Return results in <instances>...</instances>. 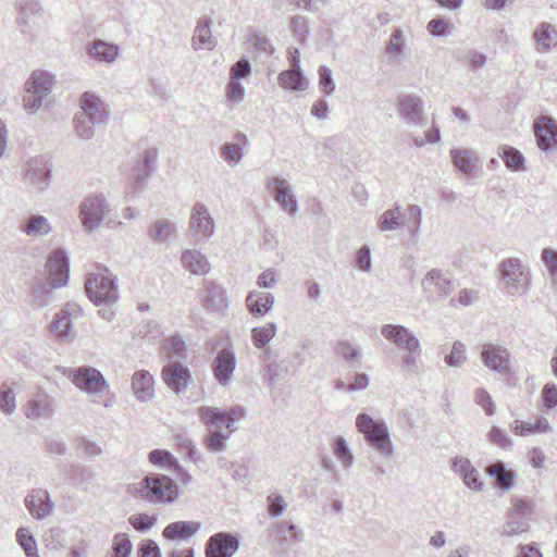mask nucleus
Returning a JSON list of instances; mask_svg holds the SVG:
<instances>
[{
    "label": "nucleus",
    "instance_id": "obj_18",
    "mask_svg": "<svg viewBox=\"0 0 557 557\" xmlns=\"http://www.w3.org/2000/svg\"><path fill=\"white\" fill-rule=\"evenodd\" d=\"M25 180L39 190L49 187L51 178V164L44 156H35L26 161Z\"/></svg>",
    "mask_w": 557,
    "mask_h": 557
},
{
    "label": "nucleus",
    "instance_id": "obj_24",
    "mask_svg": "<svg viewBox=\"0 0 557 557\" xmlns=\"http://www.w3.org/2000/svg\"><path fill=\"white\" fill-rule=\"evenodd\" d=\"M201 302L206 311L211 313H224L228 307L225 289L212 281L205 282Z\"/></svg>",
    "mask_w": 557,
    "mask_h": 557
},
{
    "label": "nucleus",
    "instance_id": "obj_33",
    "mask_svg": "<svg viewBox=\"0 0 557 557\" xmlns=\"http://www.w3.org/2000/svg\"><path fill=\"white\" fill-rule=\"evenodd\" d=\"M211 24V20L207 17H202L198 21L191 38V45L196 51L213 50L215 48L216 39L212 36Z\"/></svg>",
    "mask_w": 557,
    "mask_h": 557
},
{
    "label": "nucleus",
    "instance_id": "obj_61",
    "mask_svg": "<svg viewBox=\"0 0 557 557\" xmlns=\"http://www.w3.org/2000/svg\"><path fill=\"white\" fill-rule=\"evenodd\" d=\"M319 86L326 96H331L335 90L332 71L326 65L319 67Z\"/></svg>",
    "mask_w": 557,
    "mask_h": 557
},
{
    "label": "nucleus",
    "instance_id": "obj_30",
    "mask_svg": "<svg viewBox=\"0 0 557 557\" xmlns=\"http://www.w3.org/2000/svg\"><path fill=\"white\" fill-rule=\"evenodd\" d=\"M176 224L168 219H159L154 221L148 230L149 238L160 246L169 248L173 240L177 237Z\"/></svg>",
    "mask_w": 557,
    "mask_h": 557
},
{
    "label": "nucleus",
    "instance_id": "obj_31",
    "mask_svg": "<svg viewBox=\"0 0 557 557\" xmlns=\"http://www.w3.org/2000/svg\"><path fill=\"white\" fill-rule=\"evenodd\" d=\"M180 260L182 267L194 275H206L211 269L208 257L196 248L183 250Z\"/></svg>",
    "mask_w": 557,
    "mask_h": 557
},
{
    "label": "nucleus",
    "instance_id": "obj_15",
    "mask_svg": "<svg viewBox=\"0 0 557 557\" xmlns=\"http://www.w3.org/2000/svg\"><path fill=\"white\" fill-rule=\"evenodd\" d=\"M481 360L491 371L502 375L508 374L511 369V355L509 350L499 344L485 343L481 349Z\"/></svg>",
    "mask_w": 557,
    "mask_h": 557
},
{
    "label": "nucleus",
    "instance_id": "obj_34",
    "mask_svg": "<svg viewBox=\"0 0 557 557\" xmlns=\"http://www.w3.org/2000/svg\"><path fill=\"white\" fill-rule=\"evenodd\" d=\"M425 289L436 293L440 296H447L454 289V282L438 269L429 271L422 282Z\"/></svg>",
    "mask_w": 557,
    "mask_h": 557
},
{
    "label": "nucleus",
    "instance_id": "obj_59",
    "mask_svg": "<svg viewBox=\"0 0 557 557\" xmlns=\"http://www.w3.org/2000/svg\"><path fill=\"white\" fill-rule=\"evenodd\" d=\"M422 222V209L418 205L408 207V228L413 238L418 237Z\"/></svg>",
    "mask_w": 557,
    "mask_h": 557
},
{
    "label": "nucleus",
    "instance_id": "obj_11",
    "mask_svg": "<svg viewBox=\"0 0 557 557\" xmlns=\"http://www.w3.org/2000/svg\"><path fill=\"white\" fill-rule=\"evenodd\" d=\"M16 26L21 34L37 37L44 10L39 0H16Z\"/></svg>",
    "mask_w": 557,
    "mask_h": 557
},
{
    "label": "nucleus",
    "instance_id": "obj_40",
    "mask_svg": "<svg viewBox=\"0 0 557 557\" xmlns=\"http://www.w3.org/2000/svg\"><path fill=\"white\" fill-rule=\"evenodd\" d=\"M278 84L284 89L304 91L309 87V79L304 76L300 69H290L280 73Z\"/></svg>",
    "mask_w": 557,
    "mask_h": 557
},
{
    "label": "nucleus",
    "instance_id": "obj_39",
    "mask_svg": "<svg viewBox=\"0 0 557 557\" xmlns=\"http://www.w3.org/2000/svg\"><path fill=\"white\" fill-rule=\"evenodd\" d=\"M21 388L17 381L3 382L0 386V411L12 416L16 410V391Z\"/></svg>",
    "mask_w": 557,
    "mask_h": 557
},
{
    "label": "nucleus",
    "instance_id": "obj_38",
    "mask_svg": "<svg viewBox=\"0 0 557 557\" xmlns=\"http://www.w3.org/2000/svg\"><path fill=\"white\" fill-rule=\"evenodd\" d=\"M454 165L465 174L475 173L479 169V158L472 149H453L450 151Z\"/></svg>",
    "mask_w": 557,
    "mask_h": 557
},
{
    "label": "nucleus",
    "instance_id": "obj_37",
    "mask_svg": "<svg viewBox=\"0 0 557 557\" xmlns=\"http://www.w3.org/2000/svg\"><path fill=\"white\" fill-rule=\"evenodd\" d=\"M154 380L146 370L137 371L132 377V389L139 401H147L152 398Z\"/></svg>",
    "mask_w": 557,
    "mask_h": 557
},
{
    "label": "nucleus",
    "instance_id": "obj_17",
    "mask_svg": "<svg viewBox=\"0 0 557 557\" xmlns=\"http://www.w3.org/2000/svg\"><path fill=\"white\" fill-rule=\"evenodd\" d=\"M82 308L74 302H69L58 312L50 324V333L59 341L66 342L72 337L73 321L82 317Z\"/></svg>",
    "mask_w": 557,
    "mask_h": 557
},
{
    "label": "nucleus",
    "instance_id": "obj_23",
    "mask_svg": "<svg viewBox=\"0 0 557 557\" xmlns=\"http://www.w3.org/2000/svg\"><path fill=\"white\" fill-rule=\"evenodd\" d=\"M239 547L238 539L225 532L215 533L206 544V557H232Z\"/></svg>",
    "mask_w": 557,
    "mask_h": 557
},
{
    "label": "nucleus",
    "instance_id": "obj_43",
    "mask_svg": "<svg viewBox=\"0 0 557 557\" xmlns=\"http://www.w3.org/2000/svg\"><path fill=\"white\" fill-rule=\"evenodd\" d=\"M486 473L495 478V484L502 491H509L513 486L515 473L507 470L502 461L487 466Z\"/></svg>",
    "mask_w": 557,
    "mask_h": 557
},
{
    "label": "nucleus",
    "instance_id": "obj_14",
    "mask_svg": "<svg viewBox=\"0 0 557 557\" xmlns=\"http://www.w3.org/2000/svg\"><path fill=\"white\" fill-rule=\"evenodd\" d=\"M23 410L30 420H49L55 413L57 401L46 391L38 389L28 398Z\"/></svg>",
    "mask_w": 557,
    "mask_h": 557
},
{
    "label": "nucleus",
    "instance_id": "obj_21",
    "mask_svg": "<svg viewBox=\"0 0 557 557\" xmlns=\"http://www.w3.org/2000/svg\"><path fill=\"white\" fill-rule=\"evenodd\" d=\"M533 128L537 147L542 151L549 152L557 148V123L553 117L543 115L536 119Z\"/></svg>",
    "mask_w": 557,
    "mask_h": 557
},
{
    "label": "nucleus",
    "instance_id": "obj_35",
    "mask_svg": "<svg viewBox=\"0 0 557 557\" xmlns=\"http://www.w3.org/2000/svg\"><path fill=\"white\" fill-rule=\"evenodd\" d=\"M274 296L271 293L251 290L246 297V306L252 315L262 317L271 311Z\"/></svg>",
    "mask_w": 557,
    "mask_h": 557
},
{
    "label": "nucleus",
    "instance_id": "obj_6",
    "mask_svg": "<svg viewBox=\"0 0 557 557\" xmlns=\"http://www.w3.org/2000/svg\"><path fill=\"white\" fill-rule=\"evenodd\" d=\"M500 284L508 296H522L531 288L530 268L519 258L510 257L498 264Z\"/></svg>",
    "mask_w": 557,
    "mask_h": 557
},
{
    "label": "nucleus",
    "instance_id": "obj_52",
    "mask_svg": "<svg viewBox=\"0 0 557 557\" xmlns=\"http://www.w3.org/2000/svg\"><path fill=\"white\" fill-rule=\"evenodd\" d=\"M333 451L337 460L345 469L351 468L355 461V457L344 437L339 436L336 438Z\"/></svg>",
    "mask_w": 557,
    "mask_h": 557
},
{
    "label": "nucleus",
    "instance_id": "obj_20",
    "mask_svg": "<svg viewBox=\"0 0 557 557\" xmlns=\"http://www.w3.org/2000/svg\"><path fill=\"white\" fill-rule=\"evenodd\" d=\"M267 187L284 211L292 215L296 214L298 211L297 200L285 178L278 176L269 177L267 180Z\"/></svg>",
    "mask_w": 557,
    "mask_h": 557
},
{
    "label": "nucleus",
    "instance_id": "obj_45",
    "mask_svg": "<svg viewBox=\"0 0 557 557\" xmlns=\"http://www.w3.org/2000/svg\"><path fill=\"white\" fill-rule=\"evenodd\" d=\"M498 156L505 162V165L511 171H523L525 159L523 154L516 148L511 146H500L498 148Z\"/></svg>",
    "mask_w": 557,
    "mask_h": 557
},
{
    "label": "nucleus",
    "instance_id": "obj_60",
    "mask_svg": "<svg viewBox=\"0 0 557 557\" xmlns=\"http://www.w3.org/2000/svg\"><path fill=\"white\" fill-rule=\"evenodd\" d=\"M75 131L76 134L82 139H90L95 135L94 124L89 122V120L81 113H77L74 117Z\"/></svg>",
    "mask_w": 557,
    "mask_h": 557
},
{
    "label": "nucleus",
    "instance_id": "obj_41",
    "mask_svg": "<svg viewBox=\"0 0 557 557\" xmlns=\"http://www.w3.org/2000/svg\"><path fill=\"white\" fill-rule=\"evenodd\" d=\"M405 225L401 207L395 205L385 210L377 219V227L382 233L394 232Z\"/></svg>",
    "mask_w": 557,
    "mask_h": 557
},
{
    "label": "nucleus",
    "instance_id": "obj_55",
    "mask_svg": "<svg viewBox=\"0 0 557 557\" xmlns=\"http://www.w3.org/2000/svg\"><path fill=\"white\" fill-rule=\"evenodd\" d=\"M473 399L474 403L479 405L487 416H493L495 413V404L486 389L482 387L475 388L473 393Z\"/></svg>",
    "mask_w": 557,
    "mask_h": 557
},
{
    "label": "nucleus",
    "instance_id": "obj_3",
    "mask_svg": "<svg viewBox=\"0 0 557 557\" xmlns=\"http://www.w3.org/2000/svg\"><path fill=\"white\" fill-rule=\"evenodd\" d=\"M381 334L388 343L404 351L403 366L407 371L417 374L420 371L421 346L414 334L399 324L383 325Z\"/></svg>",
    "mask_w": 557,
    "mask_h": 557
},
{
    "label": "nucleus",
    "instance_id": "obj_51",
    "mask_svg": "<svg viewBox=\"0 0 557 557\" xmlns=\"http://www.w3.org/2000/svg\"><path fill=\"white\" fill-rule=\"evenodd\" d=\"M336 355L344 358L350 366L361 362V354L358 348L349 341H341L334 348Z\"/></svg>",
    "mask_w": 557,
    "mask_h": 557
},
{
    "label": "nucleus",
    "instance_id": "obj_46",
    "mask_svg": "<svg viewBox=\"0 0 557 557\" xmlns=\"http://www.w3.org/2000/svg\"><path fill=\"white\" fill-rule=\"evenodd\" d=\"M405 36L400 28L395 29L385 48V53L391 62H400L405 51Z\"/></svg>",
    "mask_w": 557,
    "mask_h": 557
},
{
    "label": "nucleus",
    "instance_id": "obj_4",
    "mask_svg": "<svg viewBox=\"0 0 557 557\" xmlns=\"http://www.w3.org/2000/svg\"><path fill=\"white\" fill-rule=\"evenodd\" d=\"M198 416L206 426L208 434L203 437V445L210 453L223 451L233 430L227 428L225 410L218 407L202 406L198 409Z\"/></svg>",
    "mask_w": 557,
    "mask_h": 557
},
{
    "label": "nucleus",
    "instance_id": "obj_7",
    "mask_svg": "<svg viewBox=\"0 0 557 557\" xmlns=\"http://www.w3.org/2000/svg\"><path fill=\"white\" fill-rule=\"evenodd\" d=\"M86 292L95 305H112L119 299L116 276L106 267L98 265L87 275Z\"/></svg>",
    "mask_w": 557,
    "mask_h": 557
},
{
    "label": "nucleus",
    "instance_id": "obj_36",
    "mask_svg": "<svg viewBox=\"0 0 557 557\" xmlns=\"http://www.w3.org/2000/svg\"><path fill=\"white\" fill-rule=\"evenodd\" d=\"M201 524L196 521H176L169 523L162 531V535L166 540H188L193 537L199 530Z\"/></svg>",
    "mask_w": 557,
    "mask_h": 557
},
{
    "label": "nucleus",
    "instance_id": "obj_12",
    "mask_svg": "<svg viewBox=\"0 0 557 557\" xmlns=\"http://www.w3.org/2000/svg\"><path fill=\"white\" fill-rule=\"evenodd\" d=\"M215 221L209 208L203 202L197 201L193 205L189 216L188 230L196 243H203L215 234Z\"/></svg>",
    "mask_w": 557,
    "mask_h": 557
},
{
    "label": "nucleus",
    "instance_id": "obj_22",
    "mask_svg": "<svg viewBox=\"0 0 557 557\" xmlns=\"http://www.w3.org/2000/svg\"><path fill=\"white\" fill-rule=\"evenodd\" d=\"M158 150L156 148L146 149L140 158L134 164L129 181L134 184L135 189H141L143 184L157 169Z\"/></svg>",
    "mask_w": 557,
    "mask_h": 557
},
{
    "label": "nucleus",
    "instance_id": "obj_48",
    "mask_svg": "<svg viewBox=\"0 0 557 557\" xmlns=\"http://www.w3.org/2000/svg\"><path fill=\"white\" fill-rule=\"evenodd\" d=\"M277 333V325L273 322L251 330V342L256 348H263Z\"/></svg>",
    "mask_w": 557,
    "mask_h": 557
},
{
    "label": "nucleus",
    "instance_id": "obj_63",
    "mask_svg": "<svg viewBox=\"0 0 557 557\" xmlns=\"http://www.w3.org/2000/svg\"><path fill=\"white\" fill-rule=\"evenodd\" d=\"M128 521L135 530L143 532L151 529L156 524L157 518L147 513H137L131 516Z\"/></svg>",
    "mask_w": 557,
    "mask_h": 557
},
{
    "label": "nucleus",
    "instance_id": "obj_9",
    "mask_svg": "<svg viewBox=\"0 0 557 557\" xmlns=\"http://www.w3.org/2000/svg\"><path fill=\"white\" fill-rule=\"evenodd\" d=\"M54 85V76L45 70H36L25 82L24 109L35 113L42 107Z\"/></svg>",
    "mask_w": 557,
    "mask_h": 557
},
{
    "label": "nucleus",
    "instance_id": "obj_27",
    "mask_svg": "<svg viewBox=\"0 0 557 557\" xmlns=\"http://www.w3.org/2000/svg\"><path fill=\"white\" fill-rule=\"evenodd\" d=\"M397 110L403 120L409 125L422 124L424 109L422 99L417 95H401L398 98Z\"/></svg>",
    "mask_w": 557,
    "mask_h": 557
},
{
    "label": "nucleus",
    "instance_id": "obj_49",
    "mask_svg": "<svg viewBox=\"0 0 557 557\" xmlns=\"http://www.w3.org/2000/svg\"><path fill=\"white\" fill-rule=\"evenodd\" d=\"M15 536L26 557H39L36 540L29 529L18 528Z\"/></svg>",
    "mask_w": 557,
    "mask_h": 557
},
{
    "label": "nucleus",
    "instance_id": "obj_26",
    "mask_svg": "<svg viewBox=\"0 0 557 557\" xmlns=\"http://www.w3.org/2000/svg\"><path fill=\"white\" fill-rule=\"evenodd\" d=\"M162 377L166 385L176 394L184 392L191 382L189 369L180 361L168 363L162 370Z\"/></svg>",
    "mask_w": 557,
    "mask_h": 557
},
{
    "label": "nucleus",
    "instance_id": "obj_62",
    "mask_svg": "<svg viewBox=\"0 0 557 557\" xmlns=\"http://www.w3.org/2000/svg\"><path fill=\"white\" fill-rule=\"evenodd\" d=\"M541 399L545 410H550L557 407V385L547 383L541 392Z\"/></svg>",
    "mask_w": 557,
    "mask_h": 557
},
{
    "label": "nucleus",
    "instance_id": "obj_54",
    "mask_svg": "<svg viewBox=\"0 0 557 557\" xmlns=\"http://www.w3.org/2000/svg\"><path fill=\"white\" fill-rule=\"evenodd\" d=\"M466 345L459 341L454 342L451 351L445 357V363L449 367L459 368L467 361Z\"/></svg>",
    "mask_w": 557,
    "mask_h": 557
},
{
    "label": "nucleus",
    "instance_id": "obj_56",
    "mask_svg": "<svg viewBox=\"0 0 557 557\" xmlns=\"http://www.w3.org/2000/svg\"><path fill=\"white\" fill-rule=\"evenodd\" d=\"M112 557H129L132 544L128 536L124 533H117L113 537Z\"/></svg>",
    "mask_w": 557,
    "mask_h": 557
},
{
    "label": "nucleus",
    "instance_id": "obj_2",
    "mask_svg": "<svg viewBox=\"0 0 557 557\" xmlns=\"http://www.w3.org/2000/svg\"><path fill=\"white\" fill-rule=\"evenodd\" d=\"M131 493L136 498L153 505L172 504L180 495L178 485L171 478L161 473L147 474L131 486Z\"/></svg>",
    "mask_w": 557,
    "mask_h": 557
},
{
    "label": "nucleus",
    "instance_id": "obj_32",
    "mask_svg": "<svg viewBox=\"0 0 557 557\" xmlns=\"http://www.w3.org/2000/svg\"><path fill=\"white\" fill-rule=\"evenodd\" d=\"M533 38L536 51L546 53L557 47V28L548 22H542L536 26Z\"/></svg>",
    "mask_w": 557,
    "mask_h": 557
},
{
    "label": "nucleus",
    "instance_id": "obj_28",
    "mask_svg": "<svg viewBox=\"0 0 557 557\" xmlns=\"http://www.w3.org/2000/svg\"><path fill=\"white\" fill-rule=\"evenodd\" d=\"M81 114L86 116L94 125H101L106 122L108 113L102 100L94 92L86 91L79 99Z\"/></svg>",
    "mask_w": 557,
    "mask_h": 557
},
{
    "label": "nucleus",
    "instance_id": "obj_8",
    "mask_svg": "<svg viewBox=\"0 0 557 557\" xmlns=\"http://www.w3.org/2000/svg\"><path fill=\"white\" fill-rule=\"evenodd\" d=\"M63 374L71 380L75 387L90 397H102L110 391L103 374L94 367L82 366L75 369H66Z\"/></svg>",
    "mask_w": 557,
    "mask_h": 557
},
{
    "label": "nucleus",
    "instance_id": "obj_29",
    "mask_svg": "<svg viewBox=\"0 0 557 557\" xmlns=\"http://www.w3.org/2000/svg\"><path fill=\"white\" fill-rule=\"evenodd\" d=\"M451 468L454 472L462 479L468 488L475 492L482 491L484 483L480 478L479 471L472 466L468 458H454Z\"/></svg>",
    "mask_w": 557,
    "mask_h": 557
},
{
    "label": "nucleus",
    "instance_id": "obj_42",
    "mask_svg": "<svg viewBox=\"0 0 557 557\" xmlns=\"http://www.w3.org/2000/svg\"><path fill=\"white\" fill-rule=\"evenodd\" d=\"M511 431L516 435L524 436L534 433L552 432V426L548 420L543 416H537L534 423H528L520 420H515L510 424Z\"/></svg>",
    "mask_w": 557,
    "mask_h": 557
},
{
    "label": "nucleus",
    "instance_id": "obj_5",
    "mask_svg": "<svg viewBox=\"0 0 557 557\" xmlns=\"http://www.w3.org/2000/svg\"><path fill=\"white\" fill-rule=\"evenodd\" d=\"M356 429L363 435L368 445L381 456H393L394 444L391 438L389 429L384 419H373L368 413H359L356 417Z\"/></svg>",
    "mask_w": 557,
    "mask_h": 557
},
{
    "label": "nucleus",
    "instance_id": "obj_50",
    "mask_svg": "<svg viewBox=\"0 0 557 557\" xmlns=\"http://www.w3.org/2000/svg\"><path fill=\"white\" fill-rule=\"evenodd\" d=\"M219 151H220L221 158L228 165H232V166L240 163V161L244 158L243 147L239 144L225 143L220 147Z\"/></svg>",
    "mask_w": 557,
    "mask_h": 557
},
{
    "label": "nucleus",
    "instance_id": "obj_47",
    "mask_svg": "<svg viewBox=\"0 0 557 557\" xmlns=\"http://www.w3.org/2000/svg\"><path fill=\"white\" fill-rule=\"evenodd\" d=\"M276 535L282 545H289L302 541V532L296 524L287 521L276 523Z\"/></svg>",
    "mask_w": 557,
    "mask_h": 557
},
{
    "label": "nucleus",
    "instance_id": "obj_13",
    "mask_svg": "<svg viewBox=\"0 0 557 557\" xmlns=\"http://www.w3.org/2000/svg\"><path fill=\"white\" fill-rule=\"evenodd\" d=\"M533 512V503L529 499L515 498L508 511L507 520L502 527V535L515 536L527 532L530 528L528 518Z\"/></svg>",
    "mask_w": 557,
    "mask_h": 557
},
{
    "label": "nucleus",
    "instance_id": "obj_25",
    "mask_svg": "<svg viewBox=\"0 0 557 557\" xmlns=\"http://www.w3.org/2000/svg\"><path fill=\"white\" fill-rule=\"evenodd\" d=\"M236 368V356L232 348H223L216 354L212 363V371L220 385L226 386L232 382Z\"/></svg>",
    "mask_w": 557,
    "mask_h": 557
},
{
    "label": "nucleus",
    "instance_id": "obj_10",
    "mask_svg": "<svg viewBox=\"0 0 557 557\" xmlns=\"http://www.w3.org/2000/svg\"><path fill=\"white\" fill-rule=\"evenodd\" d=\"M111 211V206L102 193L87 195L78 206V218L84 231H96Z\"/></svg>",
    "mask_w": 557,
    "mask_h": 557
},
{
    "label": "nucleus",
    "instance_id": "obj_58",
    "mask_svg": "<svg viewBox=\"0 0 557 557\" xmlns=\"http://www.w3.org/2000/svg\"><path fill=\"white\" fill-rule=\"evenodd\" d=\"M487 438L491 444L502 448L509 449L512 446V442L507 433L498 426H492L487 433Z\"/></svg>",
    "mask_w": 557,
    "mask_h": 557
},
{
    "label": "nucleus",
    "instance_id": "obj_16",
    "mask_svg": "<svg viewBox=\"0 0 557 557\" xmlns=\"http://www.w3.org/2000/svg\"><path fill=\"white\" fill-rule=\"evenodd\" d=\"M24 505L30 517L37 521H42L52 516L55 507L50 493L40 487L28 491Z\"/></svg>",
    "mask_w": 557,
    "mask_h": 557
},
{
    "label": "nucleus",
    "instance_id": "obj_1",
    "mask_svg": "<svg viewBox=\"0 0 557 557\" xmlns=\"http://www.w3.org/2000/svg\"><path fill=\"white\" fill-rule=\"evenodd\" d=\"M47 273L50 287L44 283H38L32 288V304L41 309L52 301V289L65 286L69 281L70 262L66 252L63 249H54L50 252L47 260Z\"/></svg>",
    "mask_w": 557,
    "mask_h": 557
},
{
    "label": "nucleus",
    "instance_id": "obj_44",
    "mask_svg": "<svg viewBox=\"0 0 557 557\" xmlns=\"http://www.w3.org/2000/svg\"><path fill=\"white\" fill-rule=\"evenodd\" d=\"M21 230L27 236L37 237L49 234L52 226L46 216L32 215L25 221Z\"/></svg>",
    "mask_w": 557,
    "mask_h": 557
},
{
    "label": "nucleus",
    "instance_id": "obj_19",
    "mask_svg": "<svg viewBox=\"0 0 557 557\" xmlns=\"http://www.w3.org/2000/svg\"><path fill=\"white\" fill-rule=\"evenodd\" d=\"M87 55L99 64L113 65L122 55L120 45L95 38L86 44Z\"/></svg>",
    "mask_w": 557,
    "mask_h": 557
},
{
    "label": "nucleus",
    "instance_id": "obj_53",
    "mask_svg": "<svg viewBox=\"0 0 557 557\" xmlns=\"http://www.w3.org/2000/svg\"><path fill=\"white\" fill-rule=\"evenodd\" d=\"M285 372L286 369H284L281 363L268 361L262 366L261 375L269 385L274 386Z\"/></svg>",
    "mask_w": 557,
    "mask_h": 557
},
{
    "label": "nucleus",
    "instance_id": "obj_64",
    "mask_svg": "<svg viewBox=\"0 0 557 557\" xmlns=\"http://www.w3.org/2000/svg\"><path fill=\"white\" fill-rule=\"evenodd\" d=\"M428 30L433 36H448L451 34V25L444 18H433L428 23Z\"/></svg>",
    "mask_w": 557,
    "mask_h": 557
},
{
    "label": "nucleus",
    "instance_id": "obj_57",
    "mask_svg": "<svg viewBox=\"0 0 557 557\" xmlns=\"http://www.w3.org/2000/svg\"><path fill=\"white\" fill-rule=\"evenodd\" d=\"M149 461L156 466L160 467H178L176 459L173 457L171 453L162 449H154L149 453Z\"/></svg>",
    "mask_w": 557,
    "mask_h": 557
}]
</instances>
